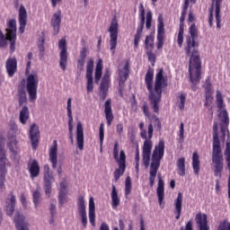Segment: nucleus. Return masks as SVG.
Here are the masks:
<instances>
[{"mask_svg": "<svg viewBox=\"0 0 230 230\" xmlns=\"http://www.w3.org/2000/svg\"><path fill=\"white\" fill-rule=\"evenodd\" d=\"M190 37H187V47L185 48L186 55L190 58L189 73L190 79L192 84L200 82V56L199 55V42L195 39L199 37L195 23L190 27Z\"/></svg>", "mask_w": 230, "mask_h": 230, "instance_id": "obj_1", "label": "nucleus"}, {"mask_svg": "<svg viewBox=\"0 0 230 230\" xmlns=\"http://www.w3.org/2000/svg\"><path fill=\"white\" fill-rule=\"evenodd\" d=\"M212 166L215 177L222 178L224 172V154L218 138V122L213 124V144H212Z\"/></svg>", "mask_w": 230, "mask_h": 230, "instance_id": "obj_2", "label": "nucleus"}, {"mask_svg": "<svg viewBox=\"0 0 230 230\" xmlns=\"http://www.w3.org/2000/svg\"><path fill=\"white\" fill-rule=\"evenodd\" d=\"M168 85V77L164 76V70L161 68L158 73L155 75V89L153 93L149 94V101L151 109L156 114L159 112V103L163 98V87Z\"/></svg>", "mask_w": 230, "mask_h": 230, "instance_id": "obj_3", "label": "nucleus"}, {"mask_svg": "<svg viewBox=\"0 0 230 230\" xmlns=\"http://www.w3.org/2000/svg\"><path fill=\"white\" fill-rule=\"evenodd\" d=\"M140 137L142 139H145L144 145L142 147V162L145 168L150 166V157L152 155V148L154 147V143L152 142V137L154 136V125L150 123L148 125L147 134L146 129H145V123L141 122L139 124Z\"/></svg>", "mask_w": 230, "mask_h": 230, "instance_id": "obj_4", "label": "nucleus"}, {"mask_svg": "<svg viewBox=\"0 0 230 230\" xmlns=\"http://www.w3.org/2000/svg\"><path fill=\"white\" fill-rule=\"evenodd\" d=\"M164 157V140H160L158 145L155 146L151 155V164L149 171V184L152 188L155 184V177H157V171L161 166V159Z\"/></svg>", "mask_w": 230, "mask_h": 230, "instance_id": "obj_5", "label": "nucleus"}, {"mask_svg": "<svg viewBox=\"0 0 230 230\" xmlns=\"http://www.w3.org/2000/svg\"><path fill=\"white\" fill-rule=\"evenodd\" d=\"M17 42V22L15 19L7 21L6 34L1 33V47L4 48L9 43L11 55L15 52V44Z\"/></svg>", "mask_w": 230, "mask_h": 230, "instance_id": "obj_6", "label": "nucleus"}, {"mask_svg": "<svg viewBox=\"0 0 230 230\" xmlns=\"http://www.w3.org/2000/svg\"><path fill=\"white\" fill-rule=\"evenodd\" d=\"M216 103L217 105V109L220 111L218 116L220 118L221 123V134L223 139H226V133L229 132V115L227 114V111L224 109L226 105L224 104V97L222 96V93L220 91H217L216 94Z\"/></svg>", "mask_w": 230, "mask_h": 230, "instance_id": "obj_7", "label": "nucleus"}, {"mask_svg": "<svg viewBox=\"0 0 230 230\" xmlns=\"http://www.w3.org/2000/svg\"><path fill=\"white\" fill-rule=\"evenodd\" d=\"M37 89H39V74L32 72L26 78V91L31 102L37 100Z\"/></svg>", "mask_w": 230, "mask_h": 230, "instance_id": "obj_8", "label": "nucleus"}, {"mask_svg": "<svg viewBox=\"0 0 230 230\" xmlns=\"http://www.w3.org/2000/svg\"><path fill=\"white\" fill-rule=\"evenodd\" d=\"M118 20H116V18H113L108 30L110 33V49L111 55H114V53H116V48L118 46Z\"/></svg>", "mask_w": 230, "mask_h": 230, "instance_id": "obj_9", "label": "nucleus"}, {"mask_svg": "<svg viewBox=\"0 0 230 230\" xmlns=\"http://www.w3.org/2000/svg\"><path fill=\"white\" fill-rule=\"evenodd\" d=\"M157 36H156V48L157 49H163L164 46V37L166 31L164 30V22L163 21V14H159L157 18Z\"/></svg>", "mask_w": 230, "mask_h": 230, "instance_id": "obj_10", "label": "nucleus"}, {"mask_svg": "<svg viewBox=\"0 0 230 230\" xmlns=\"http://www.w3.org/2000/svg\"><path fill=\"white\" fill-rule=\"evenodd\" d=\"M58 48L60 49L59 53V67L62 71H66L67 69V43L66 41V38H63L58 42Z\"/></svg>", "mask_w": 230, "mask_h": 230, "instance_id": "obj_11", "label": "nucleus"}, {"mask_svg": "<svg viewBox=\"0 0 230 230\" xmlns=\"http://www.w3.org/2000/svg\"><path fill=\"white\" fill-rule=\"evenodd\" d=\"M111 68H106L100 84V95L102 96V100L107 98L109 87H111Z\"/></svg>", "mask_w": 230, "mask_h": 230, "instance_id": "obj_12", "label": "nucleus"}, {"mask_svg": "<svg viewBox=\"0 0 230 230\" xmlns=\"http://www.w3.org/2000/svg\"><path fill=\"white\" fill-rule=\"evenodd\" d=\"M43 181L45 186V193L49 197L51 195V186L55 182V177H53V172L49 171V164H45L43 168Z\"/></svg>", "mask_w": 230, "mask_h": 230, "instance_id": "obj_13", "label": "nucleus"}, {"mask_svg": "<svg viewBox=\"0 0 230 230\" xmlns=\"http://www.w3.org/2000/svg\"><path fill=\"white\" fill-rule=\"evenodd\" d=\"M93 71H94V59L90 58L86 63L85 76L87 79V85H86L87 93H93V91L94 90L93 78Z\"/></svg>", "mask_w": 230, "mask_h": 230, "instance_id": "obj_14", "label": "nucleus"}, {"mask_svg": "<svg viewBox=\"0 0 230 230\" xmlns=\"http://www.w3.org/2000/svg\"><path fill=\"white\" fill-rule=\"evenodd\" d=\"M16 230H30V220L21 212H16L13 217Z\"/></svg>", "mask_w": 230, "mask_h": 230, "instance_id": "obj_15", "label": "nucleus"}, {"mask_svg": "<svg viewBox=\"0 0 230 230\" xmlns=\"http://www.w3.org/2000/svg\"><path fill=\"white\" fill-rule=\"evenodd\" d=\"M119 168L115 169L113 172L114 180L119 181V177L125 173V170H127V155H125V151L121 150L119 155V160H118Z\"/></svg>", "mask_w": 230, "mask_h": 230, "instance_id": "obj_16", "label": "nucleus"}, {"mask_svg": "<svg viewBox=\"0 0 230 230\" xmlns=\"http://www.w3.org/2000/svg\"><path fill=\"white\" fill-rule=\"evenodd\" d=\"M29 137L31 139L32 150H37L40 139V131L39 130V126H37V124H32L30 127Z\"/></svg>", "mask_w": 230, "mask_h": 230, "instance_id": "obj_17", "label": "nucleus"}, {"mask_svg": "<svg viewBox=\"0 0 230 230\" xmlns=\"http://www.w3.org/2000/svg\"><path fill=\"white\" fill-rule=\"evenodd\" d=\"M77 211L81 217V222L84 228L87 227V210L85 207V199H84L83 196L78 198Z\"/></svg>", "mask_w": 230, "mask_h": 230, "instance_id": "obj_18", "label": "nucleus"}, {"mask_svg": "<svg viewBox=\"0 0 230 230\" xmlns=\"http://www.w3.org/2000/svg\"><path fill=\"white\" fill-rule=\"evenodd\" d=\"M18 21L20 24L19 31L20 33H24V30H26V24L28 22V13L26 12L24 5H21L19 8Z\"/></svg>", "mask_w": 230, "mask_h": 230, "instance_id": "obj_19", "label": "nucleus"}, {"mask_svg": "<svg viewBox=\"0 0 230 230\" xmlns=\"http://www.w3.org/2000/svg\"><path fill=\"white\" fill-rule=\"evenodd\" d=\"M60 24H62V11L58 10V12L53 14L50 21V26L53 28L54 35H58Z\"/></svg>", "mask_w": 230, "mask_h": 230, "instance_id": "obj_20", "label": "nucleus"}, {"mask_svg": "<svg viewBox=\"0 0 230 230\" xmlns=\"http://www.w3.org/2000/svg\"><path fill=\"white\" fill-rule=\"evenodd\" d=\"M49 161L52 163V168L55 170L58 164V144L57 140L53 141V146L49 149Z\"/></svg>", "mask_w": 230, "mask_h": 230, "instance_id": "obj_21", "label": "nucleus"}, {"mask_svg": "<svg viewBox=\"0 0 230 230\" xmlns=\"http://www.w3.org/2000/svg\"><path fill=\"white\" fill-rule=\"evenodd\" d=\"M104 107H105L104 113H105L107 125L108 127H111V125H112V121H114V114L112 113V106H111V99H108L105 102Z\"/></svg>", "mask_w": 230, "mask_h": 230, "instance_id": "obj_22", "label": "nucleus"}, {"mask_svg": "<svg viewBox=\"0 0 230 230\" xmlns=\"http://www.w3.org/2000/svg\"><path fill=\"white\" fill-rule=\"evenodd\" d=\"M145 84L149 94H152L154 93V68H148L145 76Z\"/></svg>", "mask_w": 230, "mask_h": 230, "instance_id": "obj_23", "label": "nucleus"}, {"mask_svg": "<svg viewBox=\"0 0 230 230\" xmlns=\"http://www.w3.org/2000/svg\"><path fill=\"white\" fill-rule=\"evenodd\" d=\"M6 71L9 78H12L17 72V59L15 58H10L6 61Z\"/></svg>", "mask_w": 230, "mask_h": 230, "instance_id": "obj_24", "label": "nucleus"}, {"mask_svg": "<svg viewBox=\"0 0 230 230\" xmlns=\"http://www.w3.org/2000/svg\"><path fill=\"white\" fill-rule=\"evenodd\" d=\"M195 220L199 230H209V226L208 225V216L206 214H197Z\"/></svg>", "mask_w": 230, "mask_h": 230, "instance_id": "obj_25", "label": "nucleus"}, {"mask_svg": "<svg viewBox=\"0 0 230 230\" xmlns=\"http://www.w3.org/2000/svg\"><path fill=\"white\" fill-rule=\"evenodd\" d=\"M89 222L93 226V227L96 226V212L94 206V199L90 198L89 199Z\"/></svg>", "mask_w": 230, "mask_h": 230, "instance_id": "obj_26", "label": "nucleus"}, {"mask_svg": "<svg viewBox=\"0 0 230 230\" xmlns=\"http://www.w3.org/2000/svg\"><path fill=\"white\" fill-rule=\"evenodd\" d=\"M76 143L79 150H84V127L81 122L76 126Z\"/></svg>", "mask_w": 230, "mask_h": 230, "instance_id": "obj_27", "label": "nucleus"}, {"mask_svg": "<svg viewBox=\"0 0 230 230\" xmlns=\"http://www.w3.org/2000/svg\"><path fill=\"white\" fill-rule=\"evenodd\" d=\"M181 213H182V194L178 193L176 199L174 200V214L176 220L181 218Z\"/></svg>", "mask_w": 230, "mask_h": 230, "instance_id": "obj_28", "label": "nucleus"}, {"mask_svg": "<svg viewBox=\"0 0 230 230\" xmlns=\"http://www.w3.org/2000/svg\"><path fill=\"white\" fill-rule=\"evenodd\" d=\"M15 202L17 199L13 193H11V199L6 200L5 212L8 217H12L13 215V211H15Z\"/></svg>", "mask_w": 230, "mask_h": 230, "instance_id": "obj_29", "label": "nucleus"}, {"mask_svg": "<svg viewBox=\"0 0 230 230\" xmlns=\"http://www.w3.org/2000/svg\"><path fill=\"white\" fill-rule=\"evenodd\" d=\"M213 4L216 8V22L217 28L220 30L222 28V16L220 15V6L222 4V0H212Z\"/></svg>", "mask_w": 230, "mask_h": 230, "instance_id": "obj_30", "label": "nucleus"}, {"mask_svg": "<svg viewBox=\"0 0 230 230\" xmlns=\"http://www.w3.org/2000/svg\"><path fill=\"white\" fill-rule=\"evenodd\" d=\"M29 172L31 179H35V177H39V173H40V166L39 165V162L37 160H33L31 164H28Z\"/></svg>", "mask_w": 230, "mask_h": 230, "instance_id": "obj_31", "label": "nucleus"}, {"mask_svg": "<svg viewBox=\"0 0 230 230\" xmlns=\"http://www.w3.org/2000/svg\"><path fill=\"white\" fill-rule=\"evenodd\" d=\"M102 75H103V60L100 58L95 67V73H94L95 84H100V80H102Z\"/></svg>", "mask_w": 230, "mask_h": 230, "instance_id": "obj_32", "label": "nucleus"}, {"mask_svg": "<svg viewBox=\"0 0 230 230\" xmlns=\"http://www.w3.org/2000/svg\"><path fill=\"white\" fill-rule=\"evenodd\" d=\"M124 71L119 70V87H123L125 85V82H127V78H128V63H126L124 66Z\"/></svg>", "mask_w": 230, "mask_h": 230, "instance_id": "obj_33", "label": "nucleus"}, {"mask_svg": "<svg viewBox=\"0 0 230 230\" xmlns=\"http://www.w3.org/2000/svg\"><path fill=\"white\" fill-rule=\"evenodd\" d=\"M156 195L158 197V202H159L160 206H162L163 200H164V181L161 178H159V181H158Z\"/></svg>", "mask_w": 230, "mask_h": 230, "instance_id": "obj_34", "label": "nucleus"}, {"mask_svg": "<svg viewBox=\"0 0 230 230\" xmlns=\"http://www.w3.org/2000/svg\"><path fill=\"white\" fill-rule=\"evenodd\" d=\"M111 208L112 209H116V208H118V206H119V203L121 202V200L119 199V196H118V190H116V186L115 185H111Z\"/></svg>", "mask_w": 230, "mask_h": 230, "instance_id": "obj_35", "label": "nucleus"}, {"mask_svg": "<svg viewBox=\"0 0 230 230\" xmlns=\"http://www.w3.org/2000/svg\"><path fill=\"white\" fill-rule=\"evenodd\" d=\"M192 168L194 175L199 176V173H200V159L197 152H194L192 155Z\"/></svg>", "mask_w": 230, "mask_h": 230, "instance_id": "obj_36", "label": "nucleus"}, {"mask_svg": "<svg viewBox=\"0 0 230 230\" xmlns=\"http://www.w3.org/2000/svg\"><path fill=\"white\" fill-rule=\"evenodd\" d=\"M178 168V175L184 177L186 175V159L184 157L179 158L176 162Z\"/></svg>", "mask_w": 230, "mask_h": 230, "instance_id": "obj_37", "label": "nucleus"}, {"mask_svg": "<svg viewBox=\"0 0 230 230\" xmlns=\"http://www.w3.org/2000/svg\"><path fill=\"white\" fill-rule=\"evenodd\" d=\"M19 119L22 125H26L28 119H30V110L27 108V106L22 107V111H20Z\"/></svg>", "mask_w": 230, "mask_h": 230, "instance_id": "obj_38", "label": "nucleus"}, {"mask_svg": "<svg viewBox=\"0 0 230 230\" xmlns=\"http://www.w3.org/2000/svg\"><path fill=\"white\" fill-rule=\"evenodd\" d=\"M71 98L67 100V116H68V130L69 134L73 133V111H71Z\"/></svg>", "mask_w": 230, "mask_h": 230, "instance_id": "obj_39", "label": "nucleus"}, {"mask_svg": "<svg viewBox=\"0 0 230 230\" xmlns=\"http://www.w3.org/2000/svg\"><path fill=\"white\" fill-rule=\"evenodd\" d=\"M143 28L145 27L141 25H138L137 28V32L134 38V49L139 48V41L141 40V37H143Z\"/></svg>", "mask_w": 230, "mask_h": 230, "instance_id": "obj_40", "label": "nucleus"}, {"mask_svg": "<svg viewBox=\"0 0 230 230\" xmlns=\"http://www.w3.org/2000/svg\"><path fill=\"white\" fill-rule=\"evenodd\" d=\"M155 39L154 38V35L150 34L146 37L145 40V48L147 51L154 50V42Z\"/></svg>", "mask_w": 230, "mask_h": 230, "instance_id": "obj_41", "label": "nucleus"}, {"mask_svg": "<svg viewBox=\"0 0 230 230\" xmlns=\"http://www.w3.org/2000/svg\"><path fill=\"white\" fill-rule=\"evenodd\" d=\"M204 87L205 96H207V99L211 98V96H213V85L211 84V81H209V79L206 80Z\"/></svg>", "mask_w": 230, "mask_h": 230, "instance_id": "obj_42", "label": "nucleus"}, {"mask_svg": "<svg viewBox=\"0 0 230 230\" xmlns=\"http://www.w3.org/2000/svg\"><path fill=\"white\" fill-rule=\"evenodd\" d=\"M10 166V162L4 155L3 154V149H2V156H1V173H2V181H3V173H6V168Z\"/></svg>", "mask_w": 230, "mask_h": 230, "instance_id": "obj_43", "label": "nucleus"}, {"mask_svg": "<svg viewBox=\"0 0 230 230\" xmlns=\"http://www.w3.org/2000/svg\"><path fill=\"white\" fill-rule=\"evenodd\" d=\"M99 137H100V151L103 152V139L105 138V128L103 123H101L100 125Z\"/></svg>", "mask_w": 230, "mask_h": 230, "instance_id": "obj_44", "label": "nucleus"}, {"mask_svg": "<svg viewBox=\"0 0 230 230\" xmlns=\"http://www.w3.org/2000/svg\"><path fill=\"white\" fill-rule=\"evenodd\" d=\"M18 98L20 107H22V105H24V103L28 102V97L26 95V91L24 89L18 90Z\"/></svg>", "mask_w": 230, "mask_h": 230, "instance_id": "obj_45", "label": "nucleus"}, {"mask_svg": "<svg viewBox=\"0 0 230 230\" xmlns=\"http://www.w3.org/2000/svg\"><path fill=\"white\" fill-rule=\"evenodd\" d=\"M138 12H139V19H140L138 26L145 27V6L143 5V4H139Z\"/></svg>", "mask_w": 230, "mask_h": 230, "instance_id": "obj_46", "label": "nucleus"}, {"mask_svg": "<svg viewBox=\"0 0 230 230\" xmlns=\"http://www.w3.org/2000/svg\"><path fill=\"white\" fill-rule=\"evenodd\" d=\"M132 191V181L130 176H128L125 180V195L126 197Z\"/></svg>", "mask_w": 230, "mask_h": 230, "instance_id": "obj_47", "label": "nucleus"}, {"mask_svg": "<svg viewBox=\"0 0 230 230\" xmlns=\"http://www.w3.org/2000/svg\"><path fill=\"white\" fill-rule=\"evenodd\" d=\"M33 197V204L35 208H39V203L40 202V192L39 190H35L32 194Z\"/></svg>", "mask_w": 230, "mask_h": 230, "instance_id": "obj_48", "label": "nucleus"}, {"mask_svg": "<svg viewBox=\"0 0 230 230\" xmlns=\"http://www.w3.org/2000/svg\"><path fill=\"white\" fill-rule=\"evenodd\" d=\"M118 148H119V144L118 142H115L113 147V157L117 162L119 161V151Z\"/></svg>", "mask_w": 230, "mask_h": 230, "instance_id": "obj_49", "label": "nucleus"}, {"mask_svg": "<svg viewBox=\"0 0 230 230\" xmlns=\"http://www.w3.org/2000/svg\"><path fill=\"white\" fill-rule=\"evenodd\" d=\"M146 55L151 65L155 66V54L154 53V50H147Z\"/></svg>", "mask_w": 230, "mask_h": 230, "instance_id": "obj_50", "label": "nucleus"}, {"mask_svg": "<svg viewBox=\"0 0 230 230\" xmlns=\"http://www.w3.org/2000/svg\"><path fill=\"white\" fill-rule=\"evenodd\" d=\"M179 98H180V103L178 107L180 111H184V105H186V95L184 93H181Z\"/></svg>", "mask_w": 230, "mask_h": 230, "instance_id": "obj_51", "label": "nucleus"}, {"mask_svg": "<svg viewBox=\"0 0 230 230\" xmlns=\"http://www.w3.org/2000/svg\"><path fill=\"white\" fill-rule=\"evenodd\" d=\"M9 129L12 132L13 137L15 136V134H17L18 127H17V124L15 123V121L11 120L9 122Z\"/></svg>", "mask_w": 230, "mask_h": 230, "instance_id": "obj_52", "label": "nucleus"}, {"mask_svg": "<svg viewBox=\"0 0 230 230\" xmlns=\"http://www.w3.org/2000/svg\"><path fill=\"white\" fill-rule=\"evenodd\" d=\"M146 28L147 30H150V28H152V12L150 11L146 13Z\"/></svg>", "mask_w": 230, "mask_h": 230, "instance_id": "obj_53", "label": "nucleus"}, {"mask_svg": "<svg viewBox=\"0 0 230 230\" xmlns=\"http://www.w3.org/2000/svg\"><path fill=\"white\" fill-rule=\"evenodd\" d=\"M217 230H230V222H227V220L221 222Z\"/></svg>", "mask_w": 230, "mask_h": 230, "instance_id": "obj_54", "label": "nucleus"}, {"mask_svg": "<svg viewBox=\"0 0 230 230\" xmlns=\"http://www.w3.org/2000/svg\"><path fill=\"white\" fill-rule=\"evenodd\" d=\"M135 161H136V172L139 173V148H137L136 155H135Z\"/></svg>", "mask_w": 230, "mask_h": 230, "instance_id": "obj_55", "label": "nucleus"}, {"mask_svg": "<svg viewBox=\"0 0 230 230\" xmlns=\"http://www.w3.org/2000/svg\"><path fill=\"white\" fill-rule=\"evenodd\" d=\"M66 192H59L58 194V204L60 207L64 206L66 204Z\"/></svg>", "mask_w": 230, "mask_h": 230, "instance_id": "obj_56", "label": "nucleus"}, {"mask_svg": "<svg viewBox=\"0 0 230 230\" xmlns=\"http://www.w3.org/2000/svg\"><path fill=\"white\" fill-rule=\"evenodd\" d=\"M49 212L52 217L57 215V201L50 202Z\"/></svg>", "mask_w": 230, "mask_h": 230, "instance_id": "obj_57", "label": "nucleus"}, {"mask_svg": "<svg viewBox=\"0 0 230 230\" xmlns=\"http://www.w3.org/2000/svg\"><path fill=\"white\" fill-rule=\"evenodd\" d=\"M84 66H85V59L79 58L77 60V67L79 71H84Z\"/></svg>", "mask_w": 230, "mask_h": 230, "instance_id": "obj_58", "label": "nucleus"}, {"mask_svg": "<svg viewBox=\"0 0 230 230\" xmlns=\"http://www.w3.org/2000/svg\"><path fill=\"white\" fill-rule=\"evenodd\" d=\"M59 188V193H66L67 185L66 184V181H61Z\"/></svg>", "mask_w": 230, "mask_h": 230, "instance_id": "obj_59", "label": "nucleus"}, {"mask_svg": "<svg viewBox=\"0 0 230 230\" xmlns=\"http://www.w3.org/2000/svg\"><path fill=\"white\" fill-rule=\"evenodd\" d=\"M79 58H83L84 60L87 58V48L84 47L81 49Z\"/></svg>", "mask_w": 230, "mask_h": 230, "instance_id": "obj_60", "label": "nucleus"}, {"mask_svg": "<svg viewBox=\"0 0 230 230\" xmlns=\"http://www.w3.org/2000/svg\"><path fill=\"white\" fill-rule=\"evenodd\" d=\"M142 111H143L145 116H146V118H149V119H150V111H149V110H148V105H146V103H145V104L143 105Z\"/></svg>", "mask_w": 230, "mask_h": 230, "instance_id": "obj_61", "label": "nucleus"}, {"mask_svg": "<svg viewBox=\"0 0 230 230\" xmlns=\"http://www.w3.org/2000/svg\"><path fill=\"white\" fill-rule=\"evenodd\" d=\"M180 140L184 141V123H181L180 126Z\"/></svg>", "mask_w": 230, "mask_h": 230, "instance_id": "obj_62", "label": "nucleus"}, {"mask_svg": "<svg viewBox=\"0 0 230 230\" xmlns=\"http://www.w3.org/2000/svg\"><path fill=\"white\" fill-rule=\"evenodd\" d=\"M181 230H193V222L189 221L186 224L185 229L183 227H181Z\"/></svg>", "mask_w": 230, "mask_h": 230, "instance_id": "obj_63", "label": "nucleus"}, {"mask_svg": "<svg viewBox=\"0 0 230 230\" xmlns=\"http://www.w3.org/2000/svg\"><path fill=\"white\" fill-rule=\"evenodd\" d=\"M99 230H111V227L109 226V225L107 223L102 222L101 224Z\"/></svg>", "mask_w": 230, "mask_h": 230, "instance_id": "obj_64", "label": "nucleus"}]
</instances>
